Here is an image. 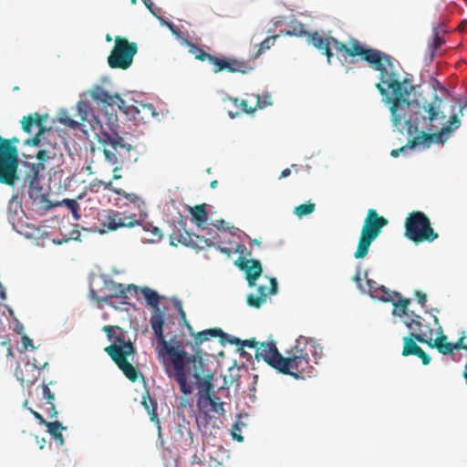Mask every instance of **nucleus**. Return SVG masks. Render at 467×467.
I'll list each match as a JSON object with an SVG mask.
<instances>
[{"label": "nucleus", "instance_id": "f257e3e1", "mask_svg": "<svg viewBox=\"0 0 467 467\" xmlns=\"http://www.w3.org/2000/svg\"><path fill=\"white\" fill-rule=\"evenodd\" d=\"M383 78L387 80L385 85L392 96L388 95L387 88L380 83H377L376 88L385 97V102L391 104L389 110L393 125L400 131L406 128L410 136L416 135L410 140V149L417 145L429 147L432 141L443 142L452 130L461 126L459 117L452 114L438 130L439 126L443 124L445 115L441 107V99L437 94L431 102L420 105L417 100H409L414 87L407 79L400 81L395 68L389 77L383 75Z\"/></svg>", "mask_w": 467, "mask_h": 467}, {"label": "nucleus", "instance_id": "f03ea898", "mask_svg": "<svg viewBox=\"0 0 467 467\" xmlns=\"http://www.w3.org/2000/svg\"><path fill=\"white\" fill-rule=\"evenodd\" d=\"M306 42L314 46L321 54L325 55L327 62L331 63L333 53L331 46L338 54H344L350 57L359 56L363 60L368 62L369 66L376 71L379 72L380 84H386L387 80L383 78V75L389 77L395 67L396 60L389 55L385 54L375 48H367L361 43L351 37L348 46L340 42L334 36L324 37L317 31L308 33Z\"/></svg>", "mask_w": 467, "mask_h": 467}, {"label": "nucleus", "instance_id": "7ed1b4c3", "mask_svg": "<svg viewBox=\"0 0 467 467\" xmlns=\"http://www.w3.org/2000/svg\"><path fill=\"white\" fill-rule=\"evenodd\" d=\"M141 294L147 304L155 310L154 314L150 317V324L158 341L157 350L159 356L164 357L165 355H168L170 357L174 368V374L172 376L179 384L181 391L183 394H191L192 392V389L187 381L185 372L186 352L182 348L180 341H174V344L171 345L166 341L163 334L164 313L159 306L161 297L156 291L149 287H143L141 289Z\"/></svg>", "mask_w": 467, "mask_h": 467}, {"label": "nucleus", "instance_id": "20e7f679", "mask_svg": "<svg viewBox=\"0 0 467 467\" xmlns=\"http://www.w3.org/2000/svg\"><path fill=\"white\" fill-rule=\"evenodd\" d=\"M45 117L39 113H33L24 116L21 119L22 130L26 133H32L33 127L37 128V132L33 138L26 140L28 146L38 147L39 150L36 158L41 161L53 160L57 157L58 151V135L51 127L47 128L44 125Z\"/></svg>", "mask_w": 467, "mask_h": 467}, {"label": "nucleus", "instance_id": "39448f33", "mask_svg": "<svg viewBox=\"0 0 467 467\" xmlns=\"http://www.w3.org/2000/svg\"><path fill=\"white\" fill-rule=\"evenodd\" d=\"M118 126L106 123L101 125L100 131L97 133V140L105 161L113 165L122 166L126 162L136 161L137 157H133L135 148L121 137L118 130Z\"/></svg>", "mask_w": 467, "mask_h": 467}, {"label": "nucleus", "instance_id": "423d86ee", "mask_svg": "<svg viewBox=\"0 0 467 467\" xmlns=\"http://www.w3.org/2000/svg\"><path fill=\"white\" fill-rule=\"evenodd\" d=\"M89 95L95 101L101 103L103 106H117L120 111L137 124L148 123L158 115L151 103L135 100L134 104L129 105L119 95L110 94L99 85L89 90Z\"/></svg>", "mask_w": 467, "mask_h": 467}, {"label": "nucleus", "instance_id": "0eeeda50", "mask_svg": "<svg viewBox=\"0 0 467 467\" xmlns=\"http://www.w3.org/2000/svg\"><path fill=\"white\" fill-rule=\"evenodd\" d=\"M307 338L300 337L296 344L283 357L279 372L296 379L311 378L315 368L309 358Z\"/></svg>", "mask_w": 467, "mask_h": 467}, {"label": "nucleus", "instance_id": "6e6552de", "mask_svg": "<svg viewBox=\"0 0 467 467\" xmlns=\"http://www.w3.org/2000/svg\"><path fill=\"white\" fill-rule=\"evenodd\" d=\"M389 221L379 214L375 209H368L364 219L357 249L354 253L356 259H362L368 254L371 244L388 225Z\"/></svg>", "mask_w": 467, "mask_h": 467}, {"label": "nucleus", "instance_id": "1a4fd4ad", "mask_svg": "<svg viewBox=\"0 0 467 467\" xmlns=\"http://www.w3.org/2000/svg\"><path fill=\"white\" fill-rule=\"evenodd\" d=\"M404 228V235L415 244L432 243L439 238V234L432 228L429 217L420 211L408 214Z\"/></svg>", "mask_w": 467, "mask_h": 467}, {"label": "nucleus", "instance_id": "9d476101", "mask_svg": "<svg viewBox=\"0 0 467 467\" xmlns=\"http://www.w3.org/2000/svg\"><path fill=\"white\" fill-rule=\"evenodd\" d=\"M18 152L11 141L0 136V183L14 186L18 180Z\"/></svg>", "mask_w": 467, "mask_h": 467}, {"label": "nucleus", "instance_id": "9b49d317", "mask_svg": "<svg viewBox=\"0 0 467 467\" xmlns=\"http://www.w3.org/2000/svg\"><path fill=\"white\" fill-rule=\"evenodd\" d=\"M117 342L119 344H111L105 348V352L117 364L123 374L131 381L138 379V370L131 365L127 358L135 353V348L131 342H123L119 337H117Z\"/></svg>", "mask_w": 467, "mask_h": 467}, {"label": "nucleus", "instance_id": "f8f14e48", "mask_svg": "<svg viewBox=\"0 0 467 467\" xmlns=\"http://www.w3.org/2000/svg\"><path fill=\"white\" fill-rule=\"evenodd\" d=\"M98 221L101 227L93 226V231L100 234L117 231L119 228H132L140 224V221L116 210H103L98 213Z\"/></svg>", "mask_w": 467, "mask_h": 467}, {"label": "nucleus", "instance_id": "ddd939ff", "mask_svg": "<svg viewBox=\"0 0 467 467\" xmlns=\"http://www.w3.org/2000/svg\"><path fill=\"white\" fill-rule=\"evenodd\" d=\"M138 52L135 42H130L127 38L117 36L115 45L108 57V63L111 68L128 69L133 62V57Z\"/></svg>", "mask_w": 467, "mask_h": 467}, {"label": "nucleus", "instance_id": "4468645a", "mask_svg": "<svg viewBox=\"0 0 467 467\" xmlns=\"http://www.w3.org/2000/svg\"><path fill=\"white\" fill-rule=\"evenodd\" d=\"M404 324L410 331V335L420 343L425 344L428 339L433 337V328L429 324H425L424 319L414 312H410L404 320Z\"/></svg>", "mask_w": 467, "mask_h": 467}, {"label": "nucleus", "instance_id": "2eb2a0df", "mask_svg": "<svg viewBox=\"0 0 467 467\" xmlns=\"http://www.w3.org/2000/svg\"><path fill=\"white\" fill-rule=\"evenodd\" d=\"M224 403L221 401L220 398L212 394H202L197 398V409L200 414L203 415L205 420L212 418V415L224 414Z\"/></svg>", "mask_w": 467, "mask_h": 467}, {"label": "nucleus", "instance_id": "dca6fc26", "mask_svg": "<svg viewBox=\"0 0 467 467\" xmlns=\"http://www.w3.org/2000/svg\"><path fill=\"white\" fill-rule=\"evenodd\" d=\"M255 358L259 360L262 358L272 368L280 370L283 356L278 351L276 344L274 341L263 342L256 349Z\"/></svg>", "mask_w": 467, "mask_h": 467}, {"label": "nucleus", "instance_id": "f3484780", "mask_svg": "<svg viewBox=\"0 0 467 467\" xmlns=\"http://www.w3.org/2000/svg\"><path fill=\"white\" fill-rule=\"evenodd\" d=\"M235 265L245 273V278L249 286H254L256 280L262 275V265L259 260L247 259L239 256Z\"/></svg>", "mask_w": 467, "mask_h": 467}, {"label": "nucleus", "instance_id": "a211bd4d", "mask_svg": "<svg viewBox=\"0 0 467 467\" xmlns=\"http://www.w3.org/2000/svg\"><path fill=\"white\" fill-rule=\"evenodd\" d=\"M270 288L267 289L265 285H259L257 287V296L248 295L247 304L250 306L259 308L265 302L268 295H275L277 291V282L275 278H270Z\"/></svg>", "mask_w": 467, "mask_h": 467}, {"label": "nucleus", "instance_id": "6ab92c4d", "mask_svg": "<svg viewBox=\"0 0 467 467\" xmlns=\"http://www.w3.org/2000/svg\"><path fill=\"white\" fill-rule=\"evenodd\" d=\"M416 339L410 335L409 337H405L403 338V349L402 355L404 357L408 356H417L422 361L423 365H429L431 362V357L416 343Z\"/></svg>", "mask_w": 467, "mask_h": 467}, {"label": "nucleus", "instance_id": "aec40b11", "mask_svg": "<svg viewBox=\"0 0 467 467\" xmlns=\"http://www.w3.org/2000/svg\"><path fill=\"white\" fill-rule=\"evenodd\" d=\"M202 376L197 371L194 372L193 377L196 379L197 398L202 394H212L213 392V375L210 372L205 373L202 370Z\"/></svg>", "mask_w": 467, "mask_h": 467}, {"label": "nucleus", "instance_id": "412c9836", "mask_svg": "<svg viewBox=\"0 0 467 467\" xmlns=\"http://www.w3.org/2000/svg\"><path fill=\"white\" fill-rule=\"evenodd\" d=\"M108 288L110 292V295L120 300L121 304H128V293H136L138 287L135 285H129L125 286L122 284H118L115 282H110L108 285Z\"/></svg>", "mask_w": 467, "mask_h": 467}, {"label": "nucleus", "instance_id": "4be33fe9", "mask_svg": "<svg viewBox=\"0 0 467 467\" xmlns=\"http://www.w3.org/2000/svg\"><path fill=\"white\" fill-rule=\"evenodd\" d=\"M447 337L441 334L440 337L433 339H428L425 344H427L430 348H437L438 351L442 355H450L453 353L452 343L446 342Z\"/></svg>", "mask_w": 467, "mask_h": 467}, {"label": "nucleus", "instance_id": "5701e85b", "mask_svg": "<svg viewBox=\"0 0 467 467\" xmlns=\"http://www.w3.org/2000/svg\"><path fill=\"white\" fill-rule=\"evenodd\" d=\"M207 234L208 236L193 234V244L192 247L202 250L206 247L213 246L215 244L218 234L212 229H209Z\"/></svg>", "mask_w": 467, "mask_h": 467}, {"label": "nucleus", "instance_id": "b1692460", "mask_svg": "<svg viewBox=\"0 0 467 467\" xmlns=\"http://www.w3.org/2000/svg\"><path fill=\"white\" fill-rule=\"evenodd\" d=\"M190 213L192 217V221L196 225L202 230H205L204 226L208 221V213L206 211V204L202 203L190 208Z\"/></svg>", "mask_w": 467, "mask_h": 467}, {"label": "nucleus", "instance_id": "393cba45", "mask_svg": "<svg viewBox=\"0 0 467 467\" xmlns=\"http://www.w3.org/2000/svg\"><path fill=\"white\" fill-rule=\"evenodd\" d=\"M445 33H446L445 26L441 24L433 27L432 41L430 44V50H431V57H433L434 53L445 43V40L443 38V36Z\"/></svg>", "mask_w": 467, "mask_h": 467}, {"label": "nucleus", "instance_id": "a878e982", "mask_svg": "<svg viewBox=\"0 0 467 467\" xmlns=\"http://www.w3.org/2000/svg\"><path fill=\"white\" fill-rule=\"evenodd\" d=\"M171 244L177 245L178 244H182L185 246H192L193 244V234H190L187 231L183 230L182 232L181 230L173 231L171 235Z\"/></svg>", "mask_w": 467, "mask_h": 467}, {"label": "nucleus", "instance_id": "bb28decb", "mask_svg": "<svg viewBox=\"0 0 467 467\" xmlns=\"http://www.w3.org/2000/svg\"><path fill=\"white\" fill-rule=\"evenodd\" d=\"M253 69L251 66H249L246 62L241 61L235 58L226 59V68L228 72L231 73H242L247 74Z\"/></svg>", "mask_w": 467, "mask_h": 467}, {"label": "nucleus", "instance_id": "cd10ccee", "mask_svg": "<svg viewBox=\"0 0 467 467\" xmlns=\"http://www.w3.org/2000/svg\"><path fill=\"white\" fill-rule=\"evenodd\" d=\"M42 395L45 400H47L49 407L47 410V413L48 418L53 419L57 415V411L56 410V406L54 404L55 401V394L50 390L47 384H43L42 386Z\"/></svg>", "mask_w": 467, "mask_h": 467}, {"label": "nucleus", "instance_id": "c85d7f7f", "mask_svg": "<svg viewBox=\"0 0 467 467\" xmlns=\"http://www.w3.org/2000/svg\"><path fill=\"white\" fill-rule=\"evenodd\" d=\"M410 304V300L408 298H404L401 296H400L393 305V310L392 315L398 316V317H404L406 316V318L410 315V313L408 312L409 305Z\"/></svg>", "mask_w": 467, "mask_h": 467}, {"label": "nucleus", "instance_id": "c756f323", "mask_svg": "<svg viewBox=\"0 0 467 467\" xmlns=\"http://www.w3.org/2000/svg\"><path fill=\"white\" fill-rule=\"evenodd\" d=\"M141 404L149 413L150 420L159 422L157 403L152 398H150L148 391L143 395Z\"/></svg>", "mask_w": 467, "mask_h": 467}, {"label": "nucleus", "instance_id": "7c9ffc66", "mask_svg": "<svg viewBox=\"0 0 467 467\" xmlns=\"http://www.w3.org/2000/svg\"><path fill=\"white\" fill-rule=\"evenodd\" d=\"M46 427L47 428V431L59 443V445H64L62 431L66 430V427H64L58 420L49 421Z\"/></svg>", "mask_w": 467, "mask_h": 467}, {"label": "nucleus", "instance_id": "2f4dec72", "mask_svg": "<svg viewBox=\"0 0 467 467\" xmlns=\"http://www.w3.org/2000/svg\"><path fill=\"white\" fill-rule=\"evenodd\" d=\"M309 32L305 29V25L301 22H293L290 29L280 31V35L289 36H307Z\"/></svg>", "mask_w": 467, "mask_h": 467}, {"label": "nucleus", "instance_id": "473e14b6", "mask_svg": "<svg viewBox=\"0 0 467 467\" xmlns=\"http://www.w3.org/2000/svg\"><path fill=\"white\" fill-rule=\"evenodd\" d=\"M77 109L81 121H90V119L94 117L93 109L88 101H78Z\"/></svg>", "mask_w": 467, "mask_h": 467}, {"label": "nucleus", "instance_id": "72a5a7b5", "mask_svg": "<svg viewBox=\"0 0 467 467\" xmlns=\"http://www.w3.org/2000/svg\"><path fill=\"white\" fill-rule=\"evenodd\" d=\"M223 335V330L219 327L206 329L201 332H198L195 336V341L197 343H203L207 341L210 337H219V336Z\"/></svg>", "mask_w": 467, "mask_h": 467}, {"label": "nucleus", "instance_id": "f704fd0d", "mask_svg": "<svg viewBox=\"0 0 467 467\" xmlns=\"http://www.w3.org/2000/svg\"><path fill=\"white\" fill-rule=\"evenodd\" d=\"M315 209L316 204L314 202H307L298 206H296L294 209V213L297 217L302 218L303 216L311 214L315 211Z\"/></svg>", "mask_w": 467, "mask_h": 467}, {"label": "nucleus", "instance_id": "c9c22d12", "mask_svg": "<svg viewBox=\"0 0 467 467\" xmlns=\"http://www.w3.org/2000/svg\"><path fill=\"white\" fill-rule=\"evenodd\" d=\"M24 369L26 371L30 370V371L36 372L35 367H33L32 365H30L28 363L25 365ZM16 375L22 384L26 383V385H32L36 380V379L34 377L26 378L23 373V368H16Z\"/></svg>", "mask_w": 467, "mask_h": 467}, {"label": "nucleus", "instance_id": "e433bc0d", "mask_svg": "<svg viewBox=\"0 0 467 467\" xmlns=\"http://www.w3.org/2000/svg\"><path fill=\"white\" fill-rule=\"evenodd\" d=\"M62 203L72 213V215L75 220H79L80 213H79V204L78 202L74 199H65L63 200Z\"/></svg>", "mask_w": 467, "mask_h": 467}, {"label": "nucleus", "instance_id": "4c0bfd02", "mask_svg": "<svg viewBox=\"0 0 467 467\" xmlns=\"http://www.w3.org/2000/svg\"><path fill=\"white\" fill-rule=\"evenodd\" d=\"M280 34L274 35L266 37L260 45L259 49L255 54V57H258L264 51L271 48L275 45V40L279 37Z\"/></svg>", "mask_w": 467, "mask_h": 467}, {"label": "nucleus", "instance_id": "58836bf2", "mask_svg": "<svg viewBox=\"0 0 467 467\" xmlns=\"http://www.w3.org/2000/svg\"><path fill=\"white\" fill-rule=\"evenodd\" d=\"M379 292H380V296H379L380 299L383 302H389L391 304L394 303V301H396V299L400 296V293L389 291L385 286H381L379 288Z\"/></svg>", "mask_w": 467, "mask_h": 467}, {"label": "nucleus", "instance_id": "ea45409f", "mask_svg": "<svg viewBox=\"0 0 467 467\" xmlns=\"http://www.w3.org/2000/svg\"><path fill=\"white\" fill-rule=\"evenodd\" d=\"M90 297H91L94 301H96V302H97L98 306H99V308H101V307H102L101 303H105V304H107L108 306H112V307H115V308H116V306H114V304H113V302H112V298H114V297H113L110 294H109V295H108V296H101V297H100V296H99L96 294L95 290L91 289V290H90Z\"/></svg>", "mask_w": 467, "mask_h": 467}, {"label": "nucleus", "instance_id": "a19ab883", "mask_svg": "<svg viewBox=\"0 0 467 467\" xmlns=\"http://www.w3.org/2000/svg\"><path fill=\"white\" fill-rule=\"evenodd\" d=\"M143 229L146 232L150 233V238L149 239L150 242H159L162 237V233L161 229L158 228L157 226H153L150 223H146L145 225H143Z\"/></svg>", "mask_w": 467, "mask_h": 467}, {"label": "nucleus", "instance_id": "79ce46f5", "mask_svg": "<svg viewBox=\"0 0 467 467\" xmlns=\"http://www.w3.org/2000/svg\"><path fill=\"white\" fill-rule=\"evenodd\" d=\"M307 345L309 347V353H311L314 358V363L317 364V360H319L322 357V348L318 344H316L313 339L308 338Z\"/></svg>", "mask_w": 467, "mask_h": 467}, {"label": "nucleus", "instance_id": "37998d69", "mask_svg": "<svg viewBox=\"0 0 467 467\" xmlns=\"http://www.w3.org/2000/svg\"><path fill=\"white\" fill-rule=\"evenodd\" d=\"M229 100L236 107L241 109L240 112L247 113V114H253L255 111V108L254 107H248L247 100L243 99L239 100L236 98H231Z\"/></svg>", "mask_w": 467, "mask_h": 467}, {"label": "nucleus", "instance_id": "c03bdc74", "mask_svg": "<svg viewBox=\"0 0 467 467\" xmlns=\"http://www.w3.org/2000/svg\"><path fill=\"white\" fill-rule=\"evenodd\" d=\"M211 64L214 66V73H219L226 68V59L220 58L210 54L208 59Z\"/></svg>", "mask_w": 467, "mask_h": 467}, {"label": "nucleus", "instance_id": "a18cd8bd", "mask_svg": "<svg viewBox=\"0 0 467 467\" xmlns=\"http://www.w3.org/2000/svg\"><path fill=\"white\" fill-rule=\"evenodd\" d=\"M190 50L189 52L194 56V57L201 61H205L208 59L210 54L205 52L201 47H197L194 44H189Z\"/></svg>", "mask_w": 467, "mask_h": 467}, {"label": "nucleus", "instance_id": "49530a36", "mask_svg": "<svg viewBox=\"0 0 467 467\" xmlns=\"http://www.w3.org/2000/svg\"><path fill=\"white\" fill-rule=\"evenodd\" d=\"M255 98H256V103L254 106L255 110L257 109H263L266 108L267 106L272 105V102L270 101V99H271L270 95H265L263 99L259 95H256Z\"/></svg>", "mask_w": 467, "mask_h": 467}, {"label": "nucleus", "instance_id": "de8ad7c7", "mask_svg": "<svg viewBox=\"0 0 467 467\" xmlns=\"http://www.w3.org/2000/svg\"><path fill=\"white\" fill-rule=\"evenodd\" d=\"M219 337L221 338V341L223 343H229L231 345H235V346H239L240 343H241V339L238 338V337H235L234 336H231L225 332L223 331V335L219 336Z\"/></svg>", "mask_w": 467, "mask_h": 467}, {"label": "nucleus", "instance_id": "09e8293b", "mask_svg": "<svg viewBox=\"0 0 467 467\" xmlns=\"http://www.w3.org/2000/svg\"><path fill=\"white\" fill-rule=\"evenodd\" d=\"M2 356L12 357L13 351H12L11 345L9 343L0 340V358Z\"/></svg>", "mask_w": 467, "mask_h": 467}, {"label": "nucleus", "instance_id": "8fccbe9b", "mask_svg": "<svg viewBox=\"0 0 467 467\" xmlns=\"http://www.w3.org/2000/svg\"><path fill=\"white\" fill-rule=\"evenodd\" d=\"M59 121L60 123L71 129H77L79 127V123L69 117H61Z\"/></svg>", "mask_w": 467, "mask_h": 467}, {"label": "nucleus", "instance_id": "3c124183", "mask_svg": "<svg viewBox=\"0 0 467 467\" xmlns=\"http://www.w3.org/2000/svg\"><path fill=\"white\" fill-rule=\"evenodd\" d=\"M232 437L234 440L242 442L244 441V437L241 435V428L239 423L234 424L232 428Z\"/></svg>", "mask_w": 467, "mask_h": 467}, {"label": "nucleus", "instance_id": "603ef678", "mask_svg": "<svg viewBox=\"0 0 467 467\" xmlns=\"http://www.w3.org/2000/svg\"><path fill=\"white\" fill-rule=\"evenodd\" d=\"M30 412L33 414V416L37 420L38 423L40 425L47 426V424L49 423V421L46 420V419L37 411L29 409Z\"/></svg>", "mask_w": 467, "mask_h": 467}, {"label": "nucleus", "instance_id": "864d4df0", "mask_svg": "<svg viewBox=\"0 0 467 467\" xmlns=\"http://www.w3.org/2000/svg\"><path fill=\"white\" fill-rule=\"evenodd\" d=\"M258 345L257 341L255 340V338H251V339H246V340H242L241 339V343L239 346L241 347H247V348H256Z\"/></svg>", "mask_w": 467, "mask_h": 467}, {"label": "nucleus", "instance_id": "5fc2aeb1", "mask_svg": "<svg viewBox=\"0 0 467 467\" xmlns=\"http://www.w3.org/2000/svg\"><path fill=\"white\" fill-rule=\"evenodd\" d=\"M415 296L417 297L419 304L421 306H425L426 302H427L426 295L423 292L417 290V291H415Z\"/></svg>", "mask_w": 467, "mask_h": 467}, {"label": "nucleus", "instance_id": "6e6d98bb", "mask_svg": "<svg viewBox=\"0 0 467 467\" xmlns=\"http://www.w3.org/2000/svg\"><path fill=\"white\" fill-rule=\"evenodd\" d=\"M463 340L464 338L463 337H461L458 339L457 342L455 343H452V348L453 350H459V349H464L467 351V346L463 344Z\"/></svg>", "mask_w": 467, "mask_h": 467}, {"label": "nucleus", "instance_id": "4d7b16f0", "mask_svg": "<svg viewBox=\"0 0 467 467\" xmlns=\"http://www.w3.org/2000/svg\"><path fill=\"white\" fill-rule=\"evenodd\" d=\"M22 344L25 349H27L28 348H34L32 340L26 335L22 337Z\"/></svg>", "mask_w": 467, "mask_h": 467}, {"label": "nucleus", "instance_id": "13d9d810", "mask_svg": "<svg viewBox=\"0 0 467 467\" xmlns=\"http://www.w3.org/2000/svg\"><path fill=\"white\" fill-rule=\"evenodd\" d=\"M143 2V4L145 5V6L149 9V11L155 16H158L156 12H155V9H154V4L152 3L151 0H141Z\"/></svg>", "mask_w": 467, "mask_h": 467}, {"label": "nucleus", "instance_id": "bf43d9fd", "mask_svg": "<svg viewBox=\"0 0 467 467\" xmlns=\"http://www.w3.org/2000/svg\"><path fill=\"white\" fill-rule=\"evenodd\" d=\"M225 224L226 223L223 220H216L215 222L213 223V225L219 230H225Z\"/></svg>", "mask_w": 467, "mask_h": 467}, {"label": "nucleus", "instance_id": "052dcab7", "mask_svg": "<svg viewBox=\"0 0 467 467\" xmlns=\"http://www.w3.org/2000/svg\"><path fill=\"white\" fill-rule=\"evenodd\" d=\"M407 150V146H403L400 149H395V150H392L391 152H390V155L394 158H397L400 156V154L403 151H406Z\"/></svg>", "mask_w": 467, "mask_h": 467}, {"label": "nucleus", "instance_id": "680f3d73", "mask_svg": "<svg viewBox=\"0 0 467 467\" xmlns=\"http://www.w3.org/2000/svg\"><path fill=\"white\" fill-rule=\"evenodd\" d=\"M175 306L177 307L178 311H179V314L180 316L182 317V319H185L186 317V315H185V312L183 311L182 309V304L180 301L176 302L175 303Z\"/></svg>", "mask_w": 467, "mask_h": 467}, {"label": "nucleus", "instance_id": "e2e57ef3", "mask_svg": "<svg viewBox=\"0 0 467 467\" xmlns=\"http://www.w3.org/2000/svg\"><path fill=\"white\" fill-rule=\"evenodd\" d=\"M98 184L99 185H103L104 189H106V190L113 191L112 190V182H105L99 181L98 182Z\"/></svg>", "mask_w": 467, "mask_h": 467}, {"label": "nucleus", "instance_id": "0e129e2a", "mask_svg": "<svg viewBox=\"0 0 467 467\" xmlns=\"http://www.w3.org/2000/svg\"><path fill=\"white\" fill-rule=\"evenodd\" d=\"M103 331L107 333L109 338H111L113 337L111 326H105L103 327Z\"/></svg>", "mask_w": 467, "mask_h": 467}, {"label": "nucleus", "instance_id": "69168bd1", "mask_svg": "<svg viewBox=\"0 0 467 467\" xmlns=\"http://www.w3.org/2000/svg\"><path fill=\"white\" fill-rule=\"evenodd\" d=\"M467 109V100L460 105L459 112L461 116H463V111Z\"/></svg>", "mask_w": 467, "mask_h": 467}, {"label": "nucleus", "instance_id": "338daca9", "mask_svg": "<svg viewBox=\"0 0 467 467\" xmlns=\"http://www.w3.org/2000/svg\"><path fill=\"white\" fill-rule=\"evenodd\" d=\"M290 174H291L290 169L286 168L282 171L280 178H285V177L289 176Z\"/></svg>", "mask_w": 467, "mask_h": 467}, {"label": "nucleus", "instance_id": "774afa93", "mask_svg": "<svg viewBox=\"0 0 467 467\" xmlns=\"http://www.w3.org/2000/svg\"><path fill=\"white\" fill-rule=\"evenodd\" d=\"M70 463H71L70 460L67 461V464H66L65 462H62V460H60V459L57 460V467H67V466H69Z\"/></svg>", "mask_w": 467, "mask_h": 467}]
</instances>
